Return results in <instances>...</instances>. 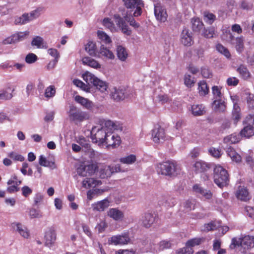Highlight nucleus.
I'll return each mask as SVG.
<instances>
[{"instance_id": "30", "label": "nucleus", "mask_w": 254, "mask_h": 254, "mask_svg": "<svg viewBox=\"0 0 254 254\" xmlns=\"http://www.w3.org/2000/svg\"><path fill=\"white\" fill-rule=\"evenodd\" d=\"M155 216L150 213H145L144 216L142 217V224L143 225L148 228L155 222Z\"/></svg>"}, {"instance_id": "35", "label": "nucleus", "mask_w": 254, "mask_h": 254, "mask_svg": "<svg viewBox=\"0 0 254 254\" xmlns=\"http://www.w3.org/2000/svg\"><path fill=\"white\" fill-rule=\"evenodd\" d=\"M232 100H233L234 105H233V110L232 112L233 118L237 123L239 121L241 118V114H240V108L239 105L234 102V99L232 96L231 97Z\"/></svg>"}, {"instance_id": "14", "label": "nucleus", "mask_w": 254, "mask_h": 254, "mask_svg": "<svg viewBox=\"0 0 254 254\" xmlns=\"http://www.w3.org/2000/svg\"><path fill=\"white\" fill-rule=\"evenodd\" d=\"M153 140L155 143H160L164 140L165 133L164 129L160 126H156L152 131Z\"/></svg>"}, {"instance_id": "6", "label": "nucleus", "mask_w": 254, "mask_h": 254, "mask_svg": "<svg viewBox=\"0 0 254 254\" xmlns=\"http://www.w3.org/2000/svg\"><path fill=\"white\" fill-rule=\"evenodd\" d=\"M67 114L69 121L75 124H78L89 119V115L87 112L80 110L74 105L69 106Z\"/></svg>"}, {"instance_id": "55", "label": "nucleus", "mask_w": 254, "mask_h": 254, "mask_svg": "<svg viewBox=\"0 0 254 254\" xmlns=\"http://www.w3.org/2000/svg\"><path fill=\"white\" fill-rule=\"evenodd\" d=\"M184 83L187 87H191L195 83L194 78L191 77L190 74H186L184 77Z\"/></svg>"}, {"instance_id": "13", "label": "nucleus", "mask_w": 254, "mask_h": 254, "mask_svg": "<svg viewBox=\"0 0 254 254\" xmlns=\"http://www.w3.org/2000/svg\"><path fill=\"white\" fill-rule=\"evenodd\" d=\"M96 168V166L93 164L80 165L77 169V173L80 176L87 177L95 173Z\"/></svg>"}, {"instance_id": "64", "label": "nucleus", "mask_w": 254, "mask_h": 254, "mask_svg": "<svg viewBox=\"0 0 254 254\" xmlns=\"http://www.w3.org/2000/svg\"><path fill=\"white\" fill-rule=\"evenodd\" d=\"M193 250L190 247L186 246L185 247L180 249L177 254H192Z\"/></svg>"}, {"instance_id": "29", "label": "nucleus", "mask_w": 254, "mask_h": 254, "mask_svg": "<svg viewBox=\"0 0 254 254\" xmlns=\"http://www.w3.org/2000/svg\"><path fill=\"white\" fill-rule=\"evenodd\" d=\"M236 195L238 199L246 201L250 199V195L248 190L244 188L239 187L236 191Z\"/></svg>"}, {"instance_id": "11", "label": "nucleus", "mask_w": 254, "mask_h": 254, "mask_svg": "<svg viewBox=\"0 0 254 254\" xmlns=\"http://www.w3.org/2000/svg\"><path fill=\"white\" fill-rule=\"evenodd\" d=\"M114 130H109L106 137L104 145L107 147L112 146L116 148L121 143L120 137L113 133Z\"/></svg>"}, {"instance_id": "28", "label": "nucleus", "mask_w": 254, "mask_h": 254, "mask_svg": "<svg viewBox=\"0 0 254 254\" xmlns=\"http://www.w3.org/2000/svg\"><path fill=\"white\" fill-rule=\"evenodd\" d=\"M246 121L248 125L245 126L241 131L240 134L242 136L250 137L254 135V127H253V125L252 124H250L248 122L247 117L246 119Z\"/></svg>"}, {"instance_id": "36", "label": "nucleus", "mask_w": 254, "mask_h": 254, "mask_svg": "<svg viewBox=\"0 0 254 254\" xmlns=\"http://www.w3.org/2000/svg\"><path fill=\"white\" fill-rule=\"evenodd\" d=\"M99 54L101 56L104 57L108 59L113 60L115 58L113 52L103 45L100 47Z\"/></svg>"}, {"instance_id": "10", "label": "nucleus", "mask_w": 254, "mask_h": 254, "mask_svg": "<svg viewBox=\"0 0 254 254\" xmlns=\"http://www.w3.org/2000/svg\"><path fill=\"white\" fill-rule=\"evenodd\" d=\"M111 97L114 101H120L123 100L127 98L128 93L127 90L125 87H114L112 89L110 94Z\"/></svg>"}, {"instance_id": "20", "label": "nucleus", "mask_w": 254, "mask_h": 254, "mask_svg": "<svg viewBox=\"0 0 254 254\" xmlns=\"http://www.w3.org/2000/svg\"><path fill=\"white\" fill-rule=\"evenodd\" d=\"M194 170L196 173L204 172L211 167V164L204 161L199 160L196 161L193 165Z\"/></svg>"}, {"instance_id": "23", "label": "nucleus", "mask_w": 254, "mask_h": 254, "mask_svg": "<svg viewBox=\"0 0 254 254\" xmlns=\"http://www.w3.org/2000/svg\"><path fill=\"white\" fill-rule=\"evenodd\" d=\"M102 184V182L100 180H97L93 178L86 177L82 182V187L85 189L90 188H94L97 186Z\"/></svg>"}, {"instance_id": "52", "label": "nucleus", "mask_w": 254, "mask_h": 254, "mask_svg": "<svg viewBox=\"0 0 254 254\" xmlns=\"http://www.w3.org/2000/svg\"><path fill=\"white\" fill-rule=\"evenodd\" d=\"M98 38L106 44L110 43L112 41L110 37L104 32L98 31L97 32Z\"/></svg>"}, {"instance_id": "57", "label": "nucleus", "mask_w": 254, "mask_h": 254, "mask_svg": "<svg viewBox=\"0 0 254 254\" xmlns=\"http://www.w3.org/2000/svg\"><path fill=\"white\" fill-rule=\"evenodd\" d=\"M29 32L28 31L25 32H20L14 34V37L16 40V42H19L24 40L28 36Z\"/></svg>"}, {"instance_id": "41", "label": "nucleus", "mask_w": 254, "mask_h": 254, "mask_svg": "<svg viewBox=\"0 0 254 254\" xmlns=\"http://www.w3.org/2000/svg\"><path fill=\"white\" fill-rule=\"evenodd\" d=\"M172 247V243L169 241L167 240H163L161 241L158 245H157V248H154V251L156 252H157L158 251H163L165 249H167L171 248Z\"/></svg>"}, {"instance_id": "32", "label": "nucleus", "mask_w": 254, "mask_h": 254, "mask_svg": "<svg viewBox=\"0 0 254 254\" xmlns=\"http://www.w3.org/2000/svg\"><path fill=\"white\" fill-rule=\"evenodd\" d=\"M226 152L227 155L231 158L233 161L236 163H239L241 161L242 158L241 156L231 147L228 148Z\"/></svg>"}, {"instance_id": "24", "label": "nucleus", "mask_w": 254, "mask_h": 254, "mask_svg": "<svg viewBox=\"0 0 254 254\" xmlns=\"http://www.w3.org/2000/svg\"><path fill=\"white\" fill-rule=\"evenodd\" d=\"M110 202L107 199L98 201L92 204L93 210L103 211L110 206Z\"/></svg>"}, {"instance_id": "22", "label": "nucleus", "mask_w": 254, "mask_h": 254, "mask_svg": "<svg viewBox=\"0 0 254 254\" xmlns=\"http://www.w3.org/2000/svg\"><path fill=\"white\" fill-rule=\"evenodd\" d=\"M11 227L16 230L19 234L25 238H27L29 236V232L26 227L20 223L13 222L11 224Z\"/></svg>"}, {"instance_id": "43", "label": "nucleus", "mask_w": 254, "mask_h": 254, "mask_svg": "<svg viewBox=\"0 0 254 254\" xmlns=\"http://www.w3.org/2000/svg\"><path fill=\"white\" fill-rule=\"evenodd\" d=\"M198 92L200 95L205 96L208 94L209 88L207 87L206 82L204 80L201 81L198 83Z\"/></svg>"}, {"instance_id": "25", "label": "nucleus", "mask_w": 254, "mask_h": 254, "mask_svg": "<svg viewBox=\"0 0 254 254\" xmlns=\"http://www.w3.org/2000/svg\"><path fill=\"white\" fill-rule=\"evenodd\" d=\"M193 190L194 192L201 195L206 199H210L212 196V193L210 190H205L199 185L196 184L193 186Z\"/></svg>"}, {"instance_id": "17", "label": "nucleus", "mask_w": 254, "mask_h": 254, "mask_svg": "<svg viewBox=\"0 0 254 254\" xmlns=\"http://www.w3.org/2000/svg\"><path fill=\"white\" fill-rule=\"evenodd\" d=\"M119 168L117 167L104 165L99 170V175L101 178L104 179L111 176L113 173L118 172Z\"/></svg>"}, {"instance_id": "47", "label": "nucleus", "mask_w": 254, "mask_h": 254, "mask_svg": "<svg viewBox=\"0 0 254 254\" xmlns=\"http://www.w3.org/2000/svg\"><path fill=\"white\" fill-rule=\"evenodd\" d=\"M201 34L206 38H211L215 36V31L212 27L207 29L204 28Z\"/></svg>"}, {"instance_id": "46", "label": "nucleus", "mask_w": 254, "mask_h": 254, "mask_svg": "<svg viewBox=\"0 0 254 254\" xmlns=\"http://www.w3.org/2000/svg\"><path fill=\"white\" fill-rule=\"evenodd\" d=\"M136 161V156L131 154L124 157L121 158L120 161L124 164H131Z\"/></svg>"}, {"instance_id": "50", "label": "nucleus", "mask_w": 254, "mask_h": 254, "mask_svg": "<svg viewBox=\"0 0 254 254\" xmlns=\"http://www.w3.org/2000/svg\"><path fill=\"white\" fill-rule=\"evenodd\" d=\"M29 215L31 219L33 218H40L43 216L42 213L40 210L36 209L35 208H32L30 209Z\"/></svg>"}, {"instance_id": "54", "label": "nucleus", "mask_w": 254, "mask_h": 254, "mask_svg": "<svg viewBox=\"0 0 254 254\" xmlns=\"http://www.w3.org/2000/svg\"><path fill=\"white\" fill-rule=\"evenodd\" d=\"M103 24L105 27L109 29L112 32L116 31L114 24L109 18H105L104 19L103 21Z\"/></svg>"}, {"instance_id": "9", "label": "nucleus", "mask_w": 254, "mask_h": 254, "mask_svg": "<svg viewBox=\"0 0 254 254\" xmlns=\"http://www.w3.org/2000/svg\"><path fill=\"white\" fill-rule=\"evenodd\" d=\"M44 238L45 245L49 248L52 247L57 239L56 227L54 226L49 227L45 232Z\"/></svg>"}, {"instance_id": "5", "label": "nucleus", "mask_w": 254, "mask_h": 254, "mask_svg": "<svg viewBox=\"0 0 254 254\" xmlns=\"http://www.w3.org/2000/svg\"><path fill=\"white\" fill-rule=\"evenodd\" d=\"M214 183L220 188L229 184V175L227 170L220 165H215L213 170Z\"/></svg>"}, {"instance_id": "2", "label": "nucleus", "mask_w": 254, "mask_h": 254, "mask_svg": "<svg viewBox=\"0 0 254 254\" xmlns=\"http://www.w3.org/2000/svg\"><path fill=\"white\" fill-rule=\"evenodd\" d=\"M120 11L122 12L123 17H122L118 14H115L114 18L115 20L116 24L124 34L127 35H130L131 33V31L129 29L126 21H127L130 25L135 27H139V24L135 22L132 16H130V14H128V12L126 11L125 8L120 9Z\"/></svg>"}, {"instance_id": "44", "label": "nucleus", "mask_w": 254, "mask_h": 254, "mask_svg": "<svg viewBox=\"0 0 254 254\" xmlns=\"http://www.w3.org/2000/svg\"><path fill=\"white\" fill-rule=\"evenodd\" d=\"M43 8L42 7H38L36 9L31 11L29 13H27L28 16L29 17L28 19L29 21L33 20L37 18L41 15V12L43 11Z\"/></svg>"}, {"instance_id": "12", "label": "nucleus", "mask_w": 254, "mask_h": 254, "mask_svg": "<svg viewBox=\"0 0 254 254\" xmlns=\"http://www.w3.org/2000/svg\"><path fill=\"white\" fill-rule=\"evenodd\" d=\"M227 35L229 38L228 40L231 44L235 45L237 51L242 53L244 48V38L241 36L235 39L234 36L230 32L227 33Z\"/></svg>"}, {"instance_id": "15", "label": "nucleus", "mask_w": 254, "mask_h": 254, "mask_svg": "<svg viewBox=\"0 0 254 254\" xmlns=\"http://www.w3.org/2000/svg\"><path fill=\"white\" fill-rule=\"evenodd\" d=\"M129 241L130 238L127 233L113 236L109 240L111 244L115 245L127 244Z\"/></svg>"}, {"instance_id": "8", "label": "nucleus", "mask_w": 254, "mask_h": 254, "mask_svg": "<svg viewBox=\"0 0 254 254\" xmlns=\"http://www.w3.org/2000/svg\"><path fill=\"white\" fill-rule=\"evenodd\" d=\"M124 5L131 10L135 9L133 15L138 16L142 13V8L144 6V3L142 0H123Z\"/></svg>"}, {"instance_id": "39", "label": "nucleus", "mask_w": 254, "mask_h": 254, "mask_svg": "<svg viewBox=\"0 0 254 254\" xmlns=\"http://www.w3.org/2000/svg\"><path fill=\"white\" fill-rule=\"evenodd\" d=\"M192 29L195 32H200L203 27V24L198 18L191 20Z\"/></svg>"}, {"instance_id": "40", "label": "nucleus", "mask_w": 254, "mask_h": 254, "mask_svg": "<svg viewBox=\"0 0 254 254\" xmlns=\"http://www.w3.org/2000/svg\"><path fill=\"white\" fill-rule=\"evenodd\" d=\"M85 51L92 56H96V47L94 43L92 41H89L85 45Z\"/></svg>"}, {"instance_id": "1", "label": "nucleus", "mask_w": 254, "mask_h": 254, "mask_svg": "<svg viewBox=\"0 0 254 254\" xmlns=\"http://www.w3.org/2000/svg\"><path fill=\"white\" fill-rule=\"evenodd\" d=\"M102 127L92 136V140L99 145H104L106 135L109 130H119L121 128L120 124L111 120H103Z\"/></svg>"}, {"instance_id": "16", "label": "nucleus", "mask_w": 254, "mask_h": 254, "mask_svg": "<svg viewBox=\"0 0 254 254\" xmlns=\"http://www.w3.org/2000/svg\"><path fill=\"white\" fill-rule=\"evenodd\" d=\"M154 13L156 19L164 22L167 20L168 14L165 8L160 4H156L154 6Z\"/></svg>"}, {"instance_id": "61", "label": "nucleus", "mask_w": 254, "mask_h": 254, "mask_svg": "<svg viewBox=\"0 0 254 254\" xmlns=\"http://www.w3.org/2000/svg\"><path fill=\"white\" fill-rule=\"evenodd\" d=\"M103 190H101L98 189L90 190L87 192V198L89 200H91L94 195L96 194H101L103 193Z\"/></svg>"}, {"instance_id": "62", "label": "nucleus", "mask_w": 254, "mask_h": 254, "mask_svg": "<svg viewBox=\"0 0 254 254\" xmlns=\"http://www.w3.org/2000/svg\"><path fill=\"white\" fill-rule=\"evenodd\" d=\"M73 84L76 85L77 87L81 88L82 90L86 91L87 92L88 91L89 87L88 85H86L82 81L78 79H74L73 81Z\"/></svg>"}, {"instance_id": "37", "label": "nucleus", "mask_w": 254, "mask_h": 254, "mask_svg": "<svg viewBox=\"0 0 254 254\" xmlns=\"http://www.w3.org/2000/svg\"><path fill=\"white\" fill-rule=\"evenodd\" d=\"M84 64L88 65L92 67L98 69L101 67V65L96 60L89 57H85L82 59Z\"/></svg>"}, {"instance_id": "4", "label": "nucleus", "mask_w": 254, "mask_h": 254, "mask_svg": "<svg viewBox=\"0 0 254 254\" xmlns=\"http://www.w3.org/2000/svg\"><path fill=\"white\" fill-rule=\"evenodd\" d=\"M156 169L158 174L170 178L176 177L180 171L177 164L170 161L157 164Z\"/></svg>"}, {"instance_id": "21", "label": "nucleus", "mask_w": 254, "mask_h": 254, "mask_svg": "<svg viewBox=\"0 0 254 254\" xmlns=\"http://www.w3.org/2000/svg\"><path fill=\"white\" fill-rule=\"evenodd\" d=\"M107 215L115 221L122 220L124 217L123 212L116 208L109 209Z\"/></svg>"}, {"instance_id": "58", "label": "nucleus", "mask_w": 254, "mask_h": 254, "mask_svg": "<svg viewBox=\"0 0 254 254\" xmlns=\"http://www.w3.org/2000/svg\"><path fill=\"white\" fill-rule=\"evenodd\" d=\"M247 102L248 108L250 110H254V95L250 93L248 94Z\"/></svg>"}, {"instance_id": "38", "label": "nucleus", "mask_w": 254, "mask_h": 254, "mask_svg": "<svg viewBox=\"0 0 254 254\" xmlns=\"http://www.w3.org/2000/svg\"><path fill=\"white\" fill-rule=\"evenodd\" d=\"M237 70L244 79L247 80L250 78L251 73L245 66L241 65Z\"/></svg>"}, {"instance_id": "56", "label": "nucleus", "mask_w": 254, "mask_h": 254, "mask_svg": "<svg viewBox=\"0 0 254 254\" xmlns=\"http://www.w3.org/2000/svg\"><path fill=\"white\" fill-rule=\"evenodd\" d=\"M203 241L202 238H194L189 240L187 243V246L190 247L192 248V247L195 246L199 245Z\"/></svg>"}, {"instance_id": "34", "label": "nucleus", "mask_w": 254, "mask_h": 254, "mask_svg": "<svg viewBox=\"0 0 254 254\" xmlns=\"http://www.w3.org/2000/svg\"><path fill=\"white\" fill-rule=\"evenodd\" d=\"M160 202L161 204L165 207H172L176 204L175 198L168 195L163 196Z\"/></svg>"}, {"instance_id": "49", "label": "nucleus", "mask_w": 254, "mask_h": 254, "mask_svg": "<svg viewBox=\"0 0 254 254\" xmlns=\"http://www.w3.org/2000/svg\"><path fill=\"white\" fill-rule=\"evenodd\" d=\"M217 50L221 54L224 55L226 58H229L231 57V54L227 48L223 46L221 44H218L216 45Z\"/></svg>"}, {"instance_id": "53", "label": "nucleus", "mask_w": 254, "mask_h": 254, "mask_svg": "<svg viewBox=\"0 0 254 254\" xmlns=\"http://www.w3.org/2000/svg\"><path fill=\"white\" fill-rule=\"evenodd\" d=\"M28 18L27 13H24L22 16L15 18V23L16 24H24L29 22Z\"/></svg>"}, {"instance_id": "59", "label": "nucleus", "mask_w": 254, "mask_h": 254, "mask_svg": "<svg viewBox=\"0 0 254 254\" xmlns=\"http://www.w3.org/2000/svg\"><path fill=\"white\" fill-rule=\"evenodd\" d=\"M212 90L214 100L221 99L222 95L221 92V89L219 87L214 86L212 87Z\"/></svg>"}, {"instance_id": "3", "label": "nucleus", "mask_w": 254, "mask_h": 254, "mask_svg": "<svg viewBox=\"0 0 254 254\" xmlns=\"http://www.w3.org/2000/svg\"><path fill=\"white\" fill-rule=\"evenodd\" d=\"M237 247H240L241 252L246 254L248 251L254 247V237L247 235L242 238H232L230 248L234 249Z\"/></svg>"}, {"instance_id": "51", "label": "nucleus", "mask_w": 254, "mask_h": 254, "mask_svg": "<svg viewBox=\"0 0 254 254\" xmlns=\"http://www.w3.org/2000/svg\"><path fill=\"white\" fill-rule=\"evenodd\" d=\"M216 19V16L214 14L209 12L204 13V20L209 24H212Z\"/></svg>"}, {"instance_id": "7", "label": "nucleus", "mask_w": 254, "mask_h": 254, "mask_svg": "<svg viewBox=\"0 0 254 254\" xmlns=\"http://www.w3.org/2000/svg\"><path fill=\"white\" fill-rule=\"evenodd\" d=\"M82 77L87 84H93V86L101 92L105 93L107 92L108 83L98 78L92 73L86 71L83 74Z\"/></svg>"}, {"instance_id": "18", "label": "nucleus", "mask_w": 254, "mask_h": 254, "mask_svg": "<svg viewBox=\"0 0 254 254\" xmlns=\"http://www.w3.org/2000/svg\"><path fill=\"white\" fill-rule=\"evenodd\" d=\"M182 43L186 46H190L193 44L192 33L188 29L185 28L181 35Z\"/></svg>"}, {"instance_id": "42", "label": "nucleus", "mask_w": 254, "mask_h": 254, "mask_svg": "<svg viewBox=\"0 0 254 254\" xmlns=\"http://www.w3.org/2000/svg\"><path fill=\"white\" fill-rule=\"evenodd\" d=\"M39 163L41 166L50 167L52 169L56 167L54 162L47 160L43 155L40 156Z\"/></svg>"}, {"instance_id": "26", "label": "nucleus", "mask_w": 254, "mask_h": 254, "mask_svg": "<svg viewBox=\"0 0 254 254\" xmlns=\"http://www.w3.org/2000/svg\"><path fill=\"white\" fill-rule=\"evenodd\" d=\"M212 108L217 112H223L226 110L225 102L222 99H215L212 103Z\"/></svg>"}, {"instance_id": "60", "label": "nucleus", "mask_w": 254, "mask_h": 254, "mask_svg": "<svg viewBox=\"0 0 254 254\" xmlns=\"http://www.w3.org/2000/svg\"><path fill=\"white\" fill-rule=\"evenodd\" d=\"M8 156L15 161L22 162L24 160V157L23 156L15 152H10L8 153Z\"/></svg>"}, {"instance_id": "45", "label": "nucleus", "mask_w": 254, "mask_h": 254, "mask_svg": "<svg viewBox=\"0 0 254 254\" xmlns=\"http://www.w3.org/2000/svg\"><path fill=\"white\" fill-rule=\"evenodd\" d=\"M240 140V136L236 134H232L224 138V141L227 143H236Z\"/></svg>"}, {"instance_id": "33", "label": "nucleus", "mask_w": 254, "mask_h": 254, "mask_svg": "<svg viewBox=\"0 0 254 254\" xmlns=\"http://www.w3.org/2000/svg\"><path fill=\"white\" fill-rule=\"evenodd\" d=\"M117 55L119 59L123 62L125 61L128 57V54L126 48L122 46L117 47Z\"/></svg>"}, {"instance_id": "27", "label": "nucleus", "mask_w": 254, "mask_h": 254, "mask_svg": "<svg viewBox=\"0 0 254 254\" xmlns=\"http://www.w3.org/2000/svg\"><path fill=\"white\" fill-rule=\"evenodd\" d=\"M79 143L83 147L85 148V150L84 151L89 154L90 157L91 158H93L95 155V151L90 148L89 142L87 141L84 137H80L79 138Z\"/></svg>"}, {"instance_id": "63", "label": "nucleus", "mask_w": 254, "mask_h": 254, "mask_svg": "<svg viewBox=\"0 0 254 254\" xmlns=\"http://www.w3.org/2000/svg\"><path fill=\"white\" fill-rule=\"evenodd\" d=\"M56 93V90L54 86H50L45 90V95L47 98L54 96Z\"/></svg>"}, {"instance_id": "48", "label": "nucleus", "mask_w": 254, "mask_h": 254, "mask_svg": "<svg viewBox=\"0 0 254 254\" xmlns=\"http://www.w3.org/2000/svg\"><path fill=\"white\" fill-rule=\"evenodd\" d=\"M219 227V222H211L209 223L205 224L204 225L203 231H213L217 229Z\"/></svg>"}, {"instance_id": "31", "label": "nucleus", "mask_w": 254, "mask_h": 254, "mask_svg": "<svg viewBox=\"0 0 254 254\" xmlns=\"http://www.w3.org/2000/svg\"><path fill=\"white\" fill-rule=\"evenodd\" d=\"M191 113L194 116H199L205 113V108L202 105L194 104L191 106Z\"/></svg>"}, {"instance_id": "19", "label": "nucleus", "mask_w": 254, "mask_h": 254, "mask_svg": "<svg viewBox=\"0 0 254 254\" xmlns=\"http://www.w3.org/2000/svg\"><path fill=\"white\" fill-rule=\"evenodd\" d=\"M74 100L84 108L89 110H92L94 106L93 103L91 101L79 95L75 96Z\"/></svg>"}]
</instances>
